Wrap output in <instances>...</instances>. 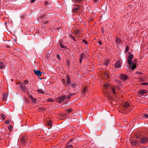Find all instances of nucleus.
<instances>
[{"label":"nucleus","mask_w":148,"mask_h":148,"mask_svg":"<svg viewBox=\"0 0 148 148\" xmlns=\"http://www.w3.org/2000/svg\"><path fill=\"white\" fill-rule=\"evenodd\" d=\"M129 56L128 57L127 62L129 64L128 66L129 69L134 70L136 68V64L134 62V63H133V62L132 61L133 58V55L132 54L131 52H129L128 53Z\"/></svg>","instance_id":"obj_1"},{"label":"nucleus","mask_w":148,"mask_h":148,"mask_svg":"<svg viewBox=\"0 0 148 148\" xmlns=\"http://www.w3.org/2000/svg\"><path fill=\"white\" fill-rule=\"evenodd\" d=\"M140 141L142 144L147 143L148 142V138L146 137H143L140 139Z\"/></svg>","instance_id":"obj_2"},{"label":"nucleus","mask_w":148,"mask_h":148,"mask_svg":"<svg viewBox=\"0 0 148 148\" xmlns=\"http://www.w3.org/2000/svg\"><path fill=\"white\" fill-rule=\"evenodd\" d=\"M127 76L124 74H121L120 75L121 79L123 81H125L127 79Z\"/></svg>","instance_id":"obj_3"},{"label":"nucleus","mask_w":148,"mask_h":148,"mask_svg":"<svg viewBox=\"0 0 148 148\" xmlns=\"http://www.w3.org/2000/svg\"><path fill=\"white\" fill-rule=\"evenodd\" d=\"M34 71V72L35 74L37 75L38 76H41L42 73L41 72V71L39 70H35L34 69L33 70Z\"/></svg>","instance_id":"obj_4"},{"label":"nucleus","mask_w":148,"mask_h":148,"mask_svg":"<svg viewBox=\"0 0 148 148\" xmlns=\"http://www.w3.org/2000/svg\"><path fill=\"white\" fill-rule=\"evenodd\" d=\"M147 90H140L139 92V94L140 95H143V94L147 93Z\"/></svg>","instance_id":"obj_5"},{"label":"nucleus","mask_w":148,"mask_h":148,"mask_svg":"<svg viewBox=\"0 0 148 148\" xmlns=\"http://www.w3.org/2000/svg\"><path fill=\"white\" fill-rule=\"evenodd\" d=\"M65 98H66V96H62L60 97L58 99V101L60 103V101H62Z\"/></svg>","instance_id":"obj_6"},{"label":"nucleus","mask_w":148,"mask_h":148,"mask_svg":"<svg viewBox=\"0 0 148 148\" xmlns=\"http://www.w3.org/2000/svg\"><path fill=\"white\" fill-rule=\"evenodd\" d=\"M130 143L132 145L136 146L138 145V142L137 141L133 140H131Z\"/></svg>","instance_id":"obj_7"},{"label":"nucleus","mask_w":148,"mask_h":148,"mask_svg":"<svg viewBox=\"0 0 148 148\" xmlns=\"http://www.w3.org/2000/svg\"><path fill=\"white\" fill-rule=\"evenodd\" d=\"M70 79L69 76V75H67V79H66V83L69 85L71 82H70Z\"/></svg>","instance_id":"obj_8"},{"label":"nucleus","mask_w":148,"mask_h":148,"mask_svg":"<svg viewBox=\"0 0 148 148\" xmlns=\"http://www.w3.org/2000/svg\"><path fill=\"white\" fill-rule=\"evenodd\" d=\"M47 125L50 127V128H48L49 129H50L51 127L52 126L51 120H49V121H47Z\"/></svg>","instance_id":"obj_9"},{"label":"nucleus","mask_w":148,"mask_h":148,"mask_svg":"<svg viewBox=\"0 0 148 148\" xmlns=\"http://www.w3.org/2000/svg\"><path fill=\"white\" fill-rule=\"evenodd\" d=\"M21 142L23 143H24L25 142L26 140H27V138L22 137L21 138Z\"/></svg>","instance_id":"obj_10"},{"label":"nucleus","mask_w":148,"mask_h":148,"mask_svg":"<svg viewBox=\"0 0 148 148\" xmlns=\"http://www.w3.org/2000/svg\"><path fill=\"white\" fill-rule=\"evenodd\" d=\"M115 66L116 67L119 68L120 67V62H117L115 64Z\"/></svg>","instance_id":"obj_11"},{"label":"nucleus","mask_w":148,"mask_h":148,"mask_svg":"<svg viewBox=\"0 0 148 148\" xmlns=\"http://www.w3.org/2000/svg\"><path fill=\"white\" fill-rule=\"evenodd\" d=\"M129 106V104L127 102H125L123 105L124 107L125 108H128Z\"/></svg>","instance_id":"obj_12"},{"label":"nucleus","mask_w":148,"mask_h":148,"mask_svg":"<svg viewBox=\"0 0 148 148\" xmlns=\"http://www.w3.org/2000/svg\"><path fill=\"white\" fill-rule=\"evenodd\" d=\"M77 84H75V83H72V82H71L69 84V85H70V86H71V87H73V88H75V86Z\"/></svg>","instance_id":"obj_13"},{"label":"nucleus","mask_w":148,"mask_h":148,"mask_svg":"<svg viewBox=\"0 0 148 148\" xmlns=\"http://www.w3.org/2000/svg\"><path fill=\"white\" fill-rule=\"evenodd\" d=\"M4 67V64L3 62H0V69L3 68Z\"/></svg>","instance_id":"obj_14"},{"label":"nucleus","mask_w":148,"mask_h":148,"mask_svg":"<svg viewBox=\"0 0 148 148\" xmlns=\"http://www.w3.org/2000/svg\"><path fill=\"white\" fill-rule=\"evenodd\" d=\"M104 86L105 87V88H106V89H108L109 88H110L111 87L108 84H105L104 85Z\"/></svg>","instance_id":"obj_15"},{"label":"nucleus","mask_w":148,"mask_h":148,"mask_svg":"<svg viewBox=\"0 0 148 148\" xmlns=\"http://www.w3.org/2000/svg\"><path fill=\"white\" fill-rule=\"evenodd\" d=\"M80 6H78V8H74L73 9V11L74 12H75L77 10H78L79 9H80Z\"/></svg>","instance_id":"obj_16"},{"label":"nucleus","mask_w":148,"mask_h":148,"mask_svg":"<svg viewBox=\"0 0 148 148\" xmlns=\"http://www.w3.org/2000/svg\"><path fill=\"white\" fill-rule=\"evenodd\" d=\"M30 98L31 99L32 101L34 103H35V101L36 99L34 97H33L32 96H30Z\"/></svg>","instance_id":"obj_17"},{"label":"nucleus","mask_w":148,"mask_h":148,"mask_svg":"<svg viewBox=\"0 0 148 148\" xmlns=\"http://www.w3.org/2000/svg\"><path fill=\"white\" fill-rule=\"evenodd\" d=\"M116 42L118 43L119 44L121 42V40L119 38H117L116 40Z\"/></svg>","instance_id":"obj_18"},{"label":"nucleus","mask_w":148,"mask_h":148,"mask_svg":"<svg viewBox=\"0 0 148 148\" xmlns=\"http://www.w3.org/2000/svg\"><path fill=\"white\" fill-rule=\"evenodd\" d=\"M20 86H21V88L22 89H25V85L24 84H21Z\"/></svg>","instance_id":"obj_19"},{"label":"nucleus","mask_w":148,"mask_h":148,"mask_svg":"<svg viewBox=\"0 0 148 148\" xmlns=\"http://www.w3.org/2000/svg\"><path fill=\"white\" fill-rule=\"evenodd\" d=\"M129 49V47L128 46H127L126 47L125 52H127Z\"/></svg>","instance_id":"obj_20"},{"label":"nucleus","mask_w":148,"mask_h":148,"mask_svg":"<svg viewBox=\"0 0 148 148\" xmlns=\"http://www.w3.org/2000/svg\"><path fill=\"white\" fill-rule=\"evenodd\" d=\"M37 91L39 93H42V94H43V93L44 92L43 91V90H40V89H39L38 90H37Z\"/></svg>","instance_id":"obj_21"},{"label":"nucleus","mask_w":148,"mask_h":148,"mask_svg":"<svg viewBox=\"0 0 148 148\" xmlns=\"http://www.w3.org/2000/svg\"><path fill=\"white\" fill-rule=\"evenodd\" d=\"M72 111V110L70 109H68L66 110V112L67 113V114H68L69 113L71 112Z\"/></svg>","instance_id":"obj_22"},{"label":"nucleus","mask_w":148,"mask_h":148,"mask_svg":"<svg viewBox=\"0 0 148 148\" xmlns=\"http://www.w3.org/2000/svg\"><path fill=\"white\" fill-rule=\"evenodd\" d=\"M66 148H73V147L72 145H69L67 146Z\"/></svg>","instance_id":"obj_23"},{"label":"nucleus","mask_w":148,"mask_h":148,"mask_svg":"<svg viewBox=\"0 0 148 148\" xmlns=\"http://www.w3.org/2000/svg\"><path fill=\"white\" fill-rule=\"evenodd\" d=\"M1 116L2 117L3 120L5 119V116H4L3 113H2L1 114Z\"/></svg>","instance_id":"obj_24"},{"label":"nucleus","mask_w":148,"mask_h":148,"mask_svg":"<svg viewBox=\"0 0 148 148\" xmlns=\"http://www.w3.org/2000/svg\"><path fill=\"white\" fill-rule=\"evenodd\" d=\"M47 101L49 102H53L54 101V100L53 99L51 98H50L49 99L47 100Z\"/></svg>","instance_id":"obj_25"},{"label":"nucleus","mask_w":148,"mask_h":148,"mask_svg":"<svg viewBox=\"0 0 148 148\" xmlns=\"http://www.w3.org/2000/svg\"><path fill=\"white\" fill-rule=\"evenodd\" d=\"M82 0H74V2L75 3H78L80 2V1H82Z\"/></svg>","instance_id":"obj_26"},{"label":"nucleus","mask_w":148,"mask_h":148,"mask_svg":"<svg viewBox=\"0 0 148 148\" xmlns=\"http://www.w3.org/2000/svg\"><path fill=\"white\" fill-rule=\"evenodd\" d=\"M75 33L76 34H79L80 33L78 29L76 30L75 31Z\"/></svg>","instance_id":"obj_27"},{"label":"nucleus","mask_w":148,"mask_h":148,"mask_svg":"<svg viewBox=\"0 0 148 148\" xmlns=\"http://www.w3.org/2000/svg\"><path fill=\"white\" fill-rule=\"evenodd\" d=\"M111 89H112V90L114 93V94H115L116 92L115 91V89L114 88H112V87H111Z\"/></svg>","instance_id":"obj_28"},{"label":"nucleus","mask_w":148,"mask_h":148,"mask_svg":"<svg viewBox=\"0 0 148 148\" xmlns=\"http://www.w3.org/2000/svg\"><path fill=\"white\" fill-rule=\"evenodd\" d=\"M143 116L145 117L148 119V115L146 114H144L143 115Z\"/></svg>","instance_id":"obj_29"},{"label":"nucleus","mask_w":148,"mask_h":148,"mask_svg":"<svg viewBox=\"0 0 148 148\" xmlns=\"http://www.w3.org/2000/svg\"><path fill=\"white\" fill-rule=\"evenodd\" d=\"M39 110H40V111H43V110H45V108H42V107H41V108H39Z\"/></svg>","instance_id":"obj_30"},{"label":"nucleus","mask_w":148,"mask_h":148,"mask_svg":"<svg viewBox=\"0 0 148 148\" xmlns=\"http://www.w3.org/2000/svg\"><path fill=\"white\" fill-rule=\"evenodd\" d=\"M75 93H74L73 94L72 93H71L70 92H69V96H72V95H75Z\"/></svg>","instance_id":"obj_31"},{"label":"nucleus","mask_w":148,"mask_h":148,"mask_svg":"<svg viewBox=\"0 0 148 148\" xmlns=\"http://www.w3.org/2000/svg\"><path fill=\"white\" fill-rule=\"evenodd\" d=\"M60 46L61 47V48H65V46L63 45L61 43L60 44Z\"/></svg>","instance_id":"obj_32"},{"label":"nucleus","mask_w":148,"mask_h":148,"mask_svg":"<svg viewBox=\"0 0 148 148\" xmlns=\"http://www.w3.org/2000/svg\"><path fill=\"white\" fill-rule=\"evenodd\" d=\"M83 55H84V54L83 53H82L80 56V59H82L83 60Z\"/></svg>","instance_id":"obj_33"},{"label":"nucleus","mask_w":148,"mask_h":148,"mask_svg":"<svg viewBox=\"0 0 148 148\" xmlns=\"http://www.w3.org/2000/svg\"><path fill=\"white\" fill-rule=\"evenodd\" d=\"M57 57L58 59L59 60H60V56L58 54L57 55Z\"/></svg>","instance_id":"obj_34"},{"label":"nucleus","mask_w":148,"mask_h":148,"mask_svg":"<svg viewBox=\"0 0 148 148\" xmlns=\"http://www.w3.org/2000/svg\"><path fill=\"white\" fill-rule=\"evenodd\" d=\"M142 84L145 85H148V82L143 83L141 84Z\"/></svg>","instance_id":"obj_35"},{"label":"nucleus","mask_w":148,"mask_h":148,"mask_svg":"<svg viewBox=\"0 0 148 148\" xmlns=\"http://www.w3.org/2000/svg\"><path fill=\"white\" fill-rule=\"evenodd\" d=\"M107 99H108L109 100L111 99V98L110 97V96L108 95H107Z\"/></svg>","instance_id":"obj_36"},{"label":"nucleus","mask_w":148,"mask_h":148,"mask_svg":"<svg viewBox=\"0 0 148 148\" xmlns=\"http://www.w3.org/2000/svg\"><path fill=\"white\" fill-rule=\"evenodd\" d=\"M107 99H108L109 100L111 99V98L110 97V96L108 95H107Z\"/></svg>","instance_id":"obj_37"},{"label":"nucleus","mask_w":148,"mask_h":148,"mask_svg":"<svg viewBox=\"0 0 148 148\" xmlns=\"http://www.w3.org/2000/svg\"><path fill=\"white\" fill-rule=\"evenodd\" d=\"M94 2L96 3H98V1L99 0H93Z\"/></svg>","instance_id":"obj_38"},{"label":"nucleus","mask_w":148,"mask_h":148,"mask_svg":"<svg viewBox=\"0 0 148 148\" xmlns=\"http://www.w3.org/2000/svg\"><path fill=\"white\" fill-rule=\"evenodd\" d=\"M65 96H66V98L68 99H70V96L69 95V94L68 95Z\"/></svg>","instance_id":"obj_39"},{"label":"nucleus","mask_w":148,"mask_h":148,"mask_svg":"<svg viewBox=\"0 0 148 148\" xmlns=\"http://www.w3.org/2000/svg\"><path fill=\"white\" fill-rule=\"evenodd\" d=\"M108 61H106L104 63V65L106 66H107V65H108Z\"/></svg>","instance_id":"obj_40"},{"label":"nucleus","mask_w":148,"mask_h":148,"mask_svg":"<svg viewBox=\"0 0 148 148\" xmlns=\"http://www.w3.org/2000/svg\"><path fill=\"white\" fill-rule=\"evenodd\" d=\"M5 123L7 124H9L10 123V122L9 121H5Z\"/></svg>","instance_id":"obj_41"},{"label":"nucleus","mask_w":148,"mask_h":148,"mask_svg":"<svg viewBox=\"0 0 148 148\" xmlns=\"http://www.w3.org/2000/svg\"><path fill=\"white\" fill-rule=\"evenodd\" d=\"M24 82H25V83L26 84H27L28 83V81L27 80H24Z\"/></svg>","instance_id":"obj_42"},{"label":"nucleus","mask_w":148,"mask_h":148,"mask_svg":"<svg viewBox=\"0 0 148 148\" xmlns=\"http://www.w3.org/2000/svg\"><path fill=\"white\" fill-rule=\"evenodd\" d=\"M83 42H84L86 44H88V42L85 40H83Z\"/></svg>","instance_id":"obj_43"},{"label":"nucleus","mask_w":148,"mask_h":148,"mask_svg":"<svg viewBox=\"0 0 148 148\" xmlns=\"http://www.w3.org/2000/svg\"><path fill=\"white\" fill-rule=\"evenodd\" d=\"M12 128V127L11 126H9L8 127V129L10 130H11V129Z\"/></svg>","instance_id":"obj_44"},{"label":"nucleus","mask_w":148,"mask_h":148,"mask_svg":"<svg viewBox=\"0 0 148 148\" xmlns=\"http://www.w3.org/2000/svg\"><path fill=\"white\" fill-rule=\"evenodd\" d=\"M86 89H87V88L86 87H85V88H83V92H84V91H86Z\"/></svg>","instance_id":"obj_45"},{"label":"nucleus","mask_w":148,"mask_h":148,"mask_svg":"<svg viewBox=\"0 0 148 148\" xmlns=\"http://www.w3.org/2000/svg\"><path fill=\"white\" fill-rule=\"evenodd\" d=\"M50 133L49 132H47L46 134V135H47V136H49L50 135Z\"/></svg>","instance_id":"obj_46"},{"label":"nucleus","mask_w":148,"mask_h":148,"mask_svg":"<svg viewBox=\"0 0 148 148\" xmlns=\"http://www.w3.org/2000/svg\"><path fill=\"white\" fill-rule=\"evenodd\" d=\"M98 43H99V44L100 45H101V44H102L101 42V41H99Z\"/></svg>","instance_id":"obj_47"},{"label":"nucleus","mask_w":148,"mask_h":148,"mask_svg":"<svg viewBox=\"0 0 148 148\" xmlns=\"http://www.w3.org/2000/svg\"><path fill=\"white\" fill-rule=\"evenodd\" d=\"M118 82L120 86L121 82V81H118Z\"/></svg>","instance_id":"obj_48"},{"label":"nucleus","mask_w":148,"mask_h":148,"mask_svg":"<svg viewBox=\"0 0 148 148\" xmlns=\"http://www.w3.org/2000/svg\"><path fill=\"white\" fill-rule=\"evenodd\" d=\"M71 38H72L73 39V40H75V38L73 36H71Z\"/></svg>","instance_id":"obj_49"},{"label":"nucleus","mask_w":148,"mask_h":148,"mask_svg":"<svg viewBox=\"0 0 148 148\" xmlns=\"http://www.w3.org/2000/svg\"><path fill=\"white\" fill-rule=\"evenodd\" d=\"M35 0H31V3H34Z\"/></svg>","instance_id":"obj_50"},{"label":"nucleus","mask_w":148,"mask_h":148,"mask_svg":"<svg viewBox=\"0 0 148 148\" xmlns=\"http://www.w3.org/2000/svg\"><path fill=\"white\" fill-rule=\"evenodd\" d=\"M3 99H5L6 97V95L5 94L4 95H3Z\"/></svg>","instance_id":"obj_51"},{"label":"nucleus","mask_w":148,"mask_h":148,"mask_svg":"<svg viewBox=\"0 0 148 148\" xmlns=\"http://www.w3.org/2000/svg\"><path fill=\"white\" fill-rule=\"evenodd\" d=\"M134 62L136 64V59H135L134 60V61H133L134 63H134Z\"/></svg>","instance_id":"obj_52"},{"label":"nucleus","mask_w":148,"mask_h":148,"mask_svg":"<svg viewBox=\"0 0 148 148\" xmlns=\"http://www.w3.org/2000/svg\"><path fill=\"white\" fill-rule=\"evenodd\" d=\"M48 2V1H46L45 2V4L46 5H47Z\"/></svg>","instance_id":"obj_53"},{"label":"nucleus","mask_w":148,"mask_h":148,"mask_svg":"<svg viewBox=\"0 0 148 148\" xmlns=\"http://www.w3.org/2000/svg\"><path fill=\"white\" fill-rule=\"evenodd\" d=\"M83 60L82 59H79V62L80 63H81L82 62V60Z\"/></svg>","instance_id":"obj_54"},{"label":"nucleus","mask_w":148,"mask_h":148,"mask_svg":"<svg viewBox=\"0 0 148 148\" xmlns=\"http://www.w3.org/2000/svg\"><path fill=\"white\" fill-rule=\"evenodd\" d=\"M136 137H137V138H139L140 137V135H138L137 136H136Z\"/></svg>","instance_id":"obj_55"},{"label":"nucleus","mask_w":148,"mask_h":148,"mask_svg":"<svg viewBox=\"0 0 148 148\" xmlns=\"http://www.w3.org/2000/svg\"><path fill=\"white\" fill-rule=\"evenodd\" d=\"M72 140L73 139H71L69 141V143L70 142H71V141H72Z\"/></svg>","instance_id":"obj_56"},{"label":"nucleus","mask_w":148,"mask_h":148,"mask_svg":"<svg viewBox=\"0 0 148 148\" xmlns=\"http://www.w3.org/2000/svg\"><path fill=\"white\" fill-rule=\"evenodd\" d=\"M74 6H78V5H77V4H74Z\"/></svg>","instance_id":"obj_57"},{"label":"nucleus","mask_w":148,"mask_h":148,"mask_svg":"<svg viewBox=\"0 0 148 148\" xmlns=\"http://www.w3.org/2000/svg\"><path fill=\"white\" fill-rule=\"evenodd\" d=\"M67 62L68 63V65H69V60H67Z\"/></svg>","instance_id":"obj_58"},{"label":"nucleus","mask_w":148,"mask_h":148,"mask_svg":"<svg viewBox=\"0 0 148 148\" xmlns=\"http://www.w3.org/2000/svg\"><path fill=\"white\" fill-rule=\"evenodd\" d=\"M85 92H86V91H84V92H83V91L82 92L84 94L85 93Z\"/></svg>","instance_id":"obj_59"},{"label":"nucleus","mask_w":148,"mask_h":148,"mask_svg":"<svg viewBox=\"0 0 148 148\" xmlns=\"http://www.w3.org/2000/svg\"><path fill=\"white\" fill-rule=\"evenodd\" d=\"M109 77V76H108V74H107V75H106V77Z\"/></svg>","instance_id":"obj_60"},{"label":"nucleus","mask_w":148,"mask_h":148,"mask_svg":"<svg viewBox=\"0 0 148 148\" xmlns=\"http://www.w3.org/2000/svg\"><path fill=\"white\" fill-rule=\"evenodd\" d=\"M60 29V27H59V28H58V30H59V29Z\"/></svg>","instance_id":"obj_61"},{"label":"nucleus","mask_w":148,"mask_h":148,"mask_svg":"<svg viewBox=\"0 0 148 148\" xmlns=\"http://www.w3.org/2000/svg\"><path fill=\"white\" fill-rule=\"evenodd\" d=\"M39 78L40 79H42V78Z\"/></svg>","instance_id":"obj_62"},{"label":"nucleus","mask_w":148,"mask_h":148,"mask_svg":"<svg viewBox=\"0 0 148 148\" xmlns=\"http://www.w3.org/2000/svg\"><path fill=\"white\" fill-rule=\"evenodd\" d=\"M11 80H12V81H13V79H11Z\"/></svg>","instance_id":"obj_63"},{"label":"nucleus","mask_w":148,"mask_h":148,"mask_svg":"<svg viewBox=\"0 0 148 148\" xmlns=\"http://www.w3.org/2000/svg\"><path fill=\"white\" fill-rule=\"evenodd\" d=\"M102 33L103 32V30H102Z\"/></svg>","instance_id":"obj_64"}]
</instances>
